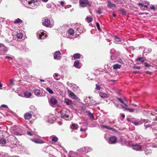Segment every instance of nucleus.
I'll return each mask as SVG.
<instances>
[{"mask_svg":"<svg viewBox=\"0 0 157 157\" xmlns=\"http://www.w3.org/2000/svg\"><path fill=\"white\" fill-rule=\"evenodd\" d=\"M60 117L66 120H69L71 119L72 117L71 113L68 109H62L60 113Z\"/></svg>","mask_w":157,"mask_h":157,"instance_id":"nucleus-1","label":"nucleus"},{"mask_svg":"<svg viewBox=\"0 0 157 157\" xmlns=\"http://www.w3.org/2000/svg\"><path fill=\"white\" fill-rule=\"evenodd\" d=\"M74 33L75 32L74 29H70L66 33H63L62 35L64 37L72 39L75 37V36H74Z\"/></svg>","mask_w":157,"mask_h":157,"instance_id":"nucleus-2","label":"nucleus"},{"mask_svg":"<svg viewBox=\"0 0 157 157\" xmlns=\"http://www.w3.org/2000/svg\"><path fill=\"white\" fill-rule=\"evenodd\" d=\"M24 2L26 3V4L24 5H25L26 7L30 9H35L39 5V4L38 2L35 3L33 2H28L26 0H25Z\"/></svg>","mask_w":157,"mask_h":157,"instance_id":"nucleus-3","label":"nucleus"},{"mask_svg":"<svg viewBox=\"0 0 157 157\" xmlns=\"http://www.w3.org/2000/svg\"><path fill=\"white\" fill-rule=\"evenodd\" d=\"M110 53L111 60L114 62H115L117 57L119 55V52H116L114 49H112L110 50Z\"/></svg>","mask_w":157,"mask_h":157,"instance_id":"nucleus-4","label":"nucleus"},{"mask_svg":"<svg viewBox=\"0 0 157 157\" xmlns=\"http://www.w3.org/2000/svg\"><path fill=\"white\" fill-rule=\"evenodd\" d=\"M37 36L38 39H44L47 37L46 32L42 30L39 31L37 33Z\"/></svg>","mask_w":157,"mask_h":157,"instance_id":"nucleus-5","label":"nucleus"},{"mask_svg":"<svg viewBox=\"0 0 157 157\" xmlns=\"http://www.w3.org/2000/svg\"><path fill=\"white\" fill-rule=\"evenodd\" d=\"M92 150V148L90 147H84L78 150L77 151L80 154H85L91 151Z\"/></svg>","mask_w":157,"mask_h":157,"instance_id":"nucleus-6","label":"nucleus"},{"mask_svg":"<svg viewBox=\"0 0 157 157\" xmlns=\"http://www.w3.org/2000/svg\"><path fill=\"white\" fill-rule=\"evenodd\" d=\"M34 94L37 97H42L44 96L45 95L44 92L45 93L46 92L43 89L39 90L38 89H36L33 90Z\"/></svg>","mask_w":157,"mask_h":157,"instance_id":"nucleus-7","label":"nucleus"},{"mask_svg":"<svg viewBox=\"0 0 157 157\" xmlns=\"http://www.w3.org/2000/svg\"><path fill=\"white\" fill-rule=\"evenodd\" d=\"M132 148L136 151H143L145 149L144 144L143 146L136 144L132 145Z\"/></svg>","mask_w":157,"mask_h":157,"instance_id":"nucleus-8","label":"nucleus"},{"mask_svg":"<svg viewBox=\"0 0 157 157\" xmlns=\"http://www.w3.org/2000/svg\"><path fill=\"white\" fill-rule=\"evenodd\" d=\"M75 29L76 30L75 32L76 33H78L79 34H77L78 35H79L81 33H82L84 31V29L83 28V27L81 25H78L77 24L76 25Z\"/></svg>","mask_w":157,"mask_h":157,"instance_id":"nucleus-9","label":"nucleus"},{"mask_svg":"<svg viewBox=\"0 0 157 157\" xmlns=\"http://www.w3.org/2000/svg\"><path fill=\"white\" fill-rule=\"evenodd\" d=\"M84 101L89 105H93L96 104V101L90 97H86L84 99Z\"/></svg>","mask_w":157,"mask_h":157,"instance_id":"nucleus-10","label":"nucleus"},{"mask_svg":"<svg viewBox=\"0 0 157 157\" xmlns=\"http://www.w3.org/2000/svg\"><path fill=\"white\" fill-rule=\"evenodd\" d=\"M79 5L81 7H84L87 5L91 6V4L88 0H79Z\"/></svg>","mask_w":157,"mask_h":157,"instance_id":"nucleus-11","label":"nucleus"},{"mask_svg":"<svg viewBox=\"0 0 157 157\" xmlns=\"http://www.w3.org/2000/svg\"><path fill=\"white\" fill-rule=\"evenodd\" d=\"M67 93L69 95L72 99L78 101H80V99L77 97L74 93L72 92L71 90H69L67 91Z\"/></svg>","mask_w":157,"mask_h":157,"instance_id":"nucleus-12","label":"nucleus"},{"mask_svg":"<svg viewBox=\"0 0 157 157\" xmlns=\"http://www.w3.org/2000/svg\"><path fill=\"white\" fill-rule=\"evenodd\" d=\"M49 102L50 105L52 106L57 104L58 101L55 97H52L49 100Z\"/></svg>","mask_w":157,"mask_h":157,"instance_id":"nucleus-13","label":"nucleus"},{"mask_svg":"<svg viewBox=\"0 0 157 157\" xmlns=\"http://www.w3.org/2000/svg\"><path fill=\"white\" fill-rule=\"evenodd\" d=\"M43 25L46 27H48L50 25V21L47 18H44L43 20Z\"/></svg>","mask_w":157,"mask_h":157,"instance_id":"nucleus-14","label":"nucleus"},{"mask_svg":"<svg viewBox=\"0 0 157 157\" xmlns=\"http://www.w3.org/2000/svg\"><path fill=\"white\" fill-rule=\"evenodd\" d=\"M117 138L114 136H111L109 140V143L110 144H114L116 143Z\"/></svg>","mask_w":157,"mask_h":157,"instance_id":"nucleus-15","label":"nucleus"},{"mask_svg":"<svg viewBox=\"0 0 157 157\" xmlns=\"http://www.w3.org/2000/svg\"><path fill=\"white\" fill-rule=\"evenodd\" d=\"M60 52L59 51H57L54 53V59H55L60 60L61 59Z\"/></svg>","mask_w":157,"mask_h":157,"instance_id":"nucleus-16","label":"nucleus"},{"mask_svg":"<svg viewBox=\"0 0 157 157\" xmlns=\"http://www.w3.org/2000/svg\"><path fill=\"white\" fill-rule=\"evenodd\" d=\"M33 142L36 144H42L44 143V141L38 138H34L31 139Z\"/></svg>","mask_w":157,"mask_h":157,"instance_id":"nucleus-17","label":"nucleus"},{"mask_svg":"<svg viewBox=\"0 0 157 157\" xmlns=\"http://www.w3.org/2000/svg\"><path fill=\"white\" fill-rule=\"evenodd\" d=\"M26 45L24 44H22L19 46V48L21 50H24L25 51L27 52L29 50V48L26 47Z\"/></svg>","mask_w":157,"mask_h":157,"instance_id":"nucleus-18","label":"nucleus"},{"mask_svg":"<svg viewBox=\"0 0 157 157\" xmlns=\"http://www.w3.org/2000/svg\"><path fill=\"white\" fill-rule=\"evenodd\" d=\"M24 116L25 119L29 120L32 118V114L31 113L28 112L25 114Z\"/></svg>","mask_w":157,"mask_h":157,"instance_id":"nucleus-19","label":"nucleus"},{"mask_svg":"<svg viewBox=\"0 0 157 157\" xmlns=\"http://www.w3.org/2000/svg\"><path fill=\"white\" fill-rule=\"evenodd\" d=\"M15 129L14 127H11L10 128V130L11 132L13 134L15 135H20V136H21V134L19 133L18 132L15 131Z\"/></svg>","mask_w":157,"mask_h":157,"instance_id":"nucleus-20","label":"nucleus"},{"mask_svg":"<svg viewBox=\"0 0 157 157\" xmlns=\"http://www.w3.org/2000/svg\"><path fill=\"white\" fill-rule=\"evenodd\" d=\"M64 102L67 105L69 106H71L72 105V101L70 99L67 98H65Z\"/></svg>","mask_w":157,"mask_h":157,"instance_id":"nucleus-21","label":"nucleus"},{"mask_svg":"<svg viewBox=\"0 0 157 157\" xmlns=\"http://www.w3.org/2000/svg\"><path fill=\"white\" fill-rule=\"evenodd\" d=\"M53 78L57 81L59 80L61 78V75L58 73H55L53 75Z\"/></svg>","mask_w":157,"mask_h":157,"instance_id":"nucleus-22","label":"nucleus"},{"mask_svg":"<svg viewBox=\"0 0 157 157\" xmlns=\"http://www.w3.org/2000/svg\"><path fill=\"white\" fill-rule=\"evenodd\" d=\"M144 147L145 149L144 150V151L146 154L148 155L151 154V150L148 149L146 144H144Z\"/></svg>","mask_w":157,"mask_h":157,"instance_id":"nucleus-23","label":"nucleus"},{"mask_svg":"<svg viewBox=\"0 0 157 157\" xmlns=\"http://www.w3.org/2000/svg\"><path fill=\"white\" fill-rule=\"evenodd\" d=\"M0 48L1 50L5 52H7L8 51V48L6 47L3 44L0 43Z\"/></svg>","mask_w":157,"mask_h":157,"instance_id":"nucleus-24","label":"nucleus"},{"mask_svg":"<svg viewBox=\"0 0 157 157\" xmlns=\"http://www.w3.org/2000/svg\"><path fill=\"white\" fill-rule=\"evenodd\" d=\"M78 127V126L77 124L73 123L71 125L70 128L72 129L77 130Z\"/></svg>","mask_w":157,"mask_h":157,"instance_id":"nucleus-25","label":"nucleus"},{"mask_svg":"<svg viewBox=\"0 0 157 157\" xmlns=\"http://www.w3.org/2000/svg\"><path fill=\"white\" fill-rule=\"evenodd\" d=\"M73 57L74 59H77L80 58H82V56L79 54H76L74 55Z\"/></svg>","mask_w":157,"mask_h":157,"instance_id":"nucleus-26","label":"nucleus"},{"mask_svg":"<svg viewBox=\"0 0 157 157\" xmlns=\"http://www.w3.org/2000/svg\"><path fill=\"white\" fill-rule=\"evenodd\" d=\"M86 113H87V115L92 120H94V118L93 114L89 111H86Z\"/></svg>","mask_w":157,"mask_h":157,"instance_id":"nucleus-27","label":"nucleus"},{"mask_svg":"<svg viewBox=\"0 0 157 157\" xmlns=\"http://www.w3.org/2000/svg\"><path fill=\"white\" fill-rule=\"evenodd\" d=\"M101 128H105L109 130H112V131H114L115 130V129L113 128L110 127L107 125H101Z\"/></svg>","mask_w":157,"mask_h":157,"instance_id":"nucleus-28","label":"nucleus"},{"mask_svg":"<svg viewBox=\"0 0 157 157\" xmlns=\"http://www.w3.org/2000/svg\"><path fill=\"white\" fill-rule=\"evenodd\" d=\"M6 144V140L4 138L0 139V145L1 146H5Z\"/></svg>","mask_w":157,"mask_h":157,"instance_id":"nucleus-29","label":"nucleus"},{"mask_svg":"<svg viewBox=\"0 0 157 157\" xmlns=\"http://www.w3.org/2000/svg\"><path fill=\"white\" fill-rule=\"evenodd\" d=\"M24 96L26 98H29L32 95V94L31 93L29 92L28 91H26L24 93Z\"/></svg>","mask_w":157,"mask_h":157,"instance_id":"nucleus-30","label":"nucleus"},{"mask_svg":"<svg viewBox=\"0 0 157 157\" xmlns=\"http://www.w3.org/2000/svg\"><path fill=\"white\" fill-rule=\"evenodd\" d=\"M121 65L118 64H116L113 65V69H119L121 67Z\"/></svg>","mask_w":157,"mask_h":157,"instance_id":"nucleus-31","label":"nucleus"},{"mask_svg":"<svg viewBox=\"0 0 157 157\" xmlns=\"http://www.w3.org/2000/svg\"><path fill=\"white\" fill-rule=\"evenodd\" d=\"M23 22V21L20 18H17L16 19L14 22V23L15 24H21Z\"/></svg>","mask_w":157,"mask_h":157,"instance_id":"nucleus-32","label":"nucleus"},{"mask_svg":"<svg viewBox=\"0 0 157 157\" xmlns=\"http://www.w3.org/2000/svg\"><path fill=\"white\" fill-rule=\"evenodd\" d=\"M5 59H9V61H10V60H12L14 59V57L12 56H9L7 55L5 56L4 57Z\"/></svg>","mask_w":157,"mask_h":157,"instance_id":"nucleus-33","label":"nucleus"},{"mask_svg":"<svg viewBox=\"0 0 157 157\" xmlns=\"http://www.w3.org/2000/svg\"><path fill=\"white\" fill-rule=\"evenodd\" d=\"M117 100H118L122 104H124L125 106L126 107H128V105L126 104V103H125L124 102V101L121 98H117Z\"/></svg>","mask_w":157,"mask_h":157,"instance_id":"nucleus-34","label":"nucleus"},{"mask_svg":"<svg viewBox=\"0 0 157 157\" xmlns=\"http://www.w3.org/2000/svg\"><path fill=\"white\" fill-rule=\"evenodd\" d=\"M99 94L100 96L102 98H106L107 97V94L105 93L100 92Z\"/></svg>","mask_w":157,"mask_h":157,"instance_id":"nucleus-35","label":"nucleus"},{"mask_svg":"<svg viewBox=\"0 0 157 157\" xmlns=\"http://www.w3.org/2000/svg\"><path fill=\"white\" fill-rule=\"evenodd\" d=\"M79 61H75L74 63V66L75 67L79 68H80V67H79Z\"/></svg>","mask_w":157,"mask_h":157,"instance_id":"nucleus-36","label":"nucleus"},{"mask_svg":"<svg viewBox=\"0 0 157 157\" xmlns=\"http://www.w3.org/2000/svg\"><path fill=\"white\" fill-rule=\"evenodd\" d=\"M114 40H115V43H118V42L121 41L120 38L119 37H118L116 36H114Z\"/></svg>","mask_w":157,"mask_h":157,"instance_id":"nucleus-37","label":"nucleus"},{"mask_svg":"<svg viewBox=\"0 0 157 157\" xmlns=\"http://www.w3.org/2000/svg\"><path fill=\"white\" fill-rule=\"evenodd\" d=\"M45 89L47 91H48V93L49 94H52L54 93L53 91L49 87H47V88H45Z\"/></svg>","mask_w":157,"mask_h":157,"instance_id":"nucleus-38","label":"nucleus"},{"mask_svg":"<svg viewBox=\"0 0 157 157\" xmlns=\"http://www.w3.org/2000/svg\"><path fill=\"white\" fill-rule=\"evenodd\" d=\"M119 11L122 15H126V12L124 9L121 8L119 10Z\"/></svg>","mask_w":157,"mask_h":157,"instance_id":"nucleus-39","label":"nucleus"},{"mask_svg":"<svg viewBox=\"0 0 157 157\" xmlns=\"http://www.w3.org/2000/svg\"><path fill=\"white\" fill-rule=\"evenodd\" d=\"M123 108H124L127 111L130 112H133L134 111V109L132 108H125L122 107Z\"/></svg>","mask_w":157,"mask_h":157,"instance_id":"nucleus-40","label":"nucleus"},{"mask_svg":"<svg viewBox=\"0 0 157 157\" xmlns=\"http://www.w3.org/2000/svg\"><path fill=\"white\" fill-rule=\"evenodd\" d=\"M17 37L18 38L21 39L23 37V34L22 33H18L16 35Z\"/></svg>","mask_w":157,"mask_h":157,"instance_id":"nucleus-41","label":"nucleus"},{"mask_svg":"<svg viewBox=\"0 0 157 157\" xmlns=\"http://www.w3.org/2000/svg\"><path fill=\"white\" fill-rule=\"evenodd\" d=\"M108 6L110 8H112L113 6L115 7V6L114 4H112L111 2L109 1L108 2Z\"/></svg>","mask_w":157,"mask_h":157,"instance_id":"nucleus-42","label":"nucleus"},{"mask_svg":"<svg viewBox=\"0 0 157 157\" xmlns=\"http://www.w3.org/2000/svg\"><path fill=\"white\" fill-rule=\"evenodd\" d=\"M14 80L12 78L10 79L9 80L10 84L11 86H13L15 85L14 83Z\"/></svg>","mask_w":157,"mask_h":157,"instance_id":"nucleus-43","label":"nucleus"},{"mask_svg":"<svg viewBox=\"0 0 157 157\" xmlns=\"http://www.w3.org/2000/svg\"><path fill=\"white\" fill-rule=\"evenodd\" d=\"M92 20V18L90 17H87L86 18V20L88 23L90 22Z\"/></svg>","mask_w":157,"mask_h":157,"instance_id":"nucleus-44","label":"nucleus"},{"mask_svg":"<svg viewBox=\"0 0 157 157\" xmlns=\"http://www.w3.org/2000/svg\"><path fill=\"white\" fill-rule=\"evenodd\" d=\"M58 140V137L56 136H55L52 138V141L54 143H56L57 141Z\"/></svg>","mask_w":157,"mask_h":157,"instance_id":"nucleus-45","label":"nucleus"},{"mask_svg":"<svg viewBox=\"0 0 157 157\" xmlns=\"http://www.w3.org/2000/svg\"><path fill=\"white\" fill-rule=\"evenodd\" d=\"M137 61H139L142 63H143L144 62V58L142 57H139L138 58L137 60Z\"/></svg>","mask_w":157,"mask_h":157,"instance_id":"nucleus-46","label":"nucleus"},{"mask_svg":"<svg viewBox=\"0 0 157 157\" xmlns=\"http://www.w3.org/2000/svg\"><path fill=\"white\" fill-rule=\"evenodd\" d=\"M117 62L121 64H123V62L122 59L121 58H119L117 60Z\"/></svg>","mask_w":157,"mask_h":157,"instance_id":"nucleus-47","label":"nucleus"},{"mask_svg":"<svg viewBox=\"0 0 157 157\" xmlns=\"http://www.w3.org/2000/svg\"><path fill=\"white\" fill-rule=\"evenodd\" d=\"M96 89L97 90H100L101 87L99 85H98V84H96Z\"/></svg>","mask_w":157,"mask_h":157,"instance_id":"nucleus-48","label":"nucleus"},{"mask_svg":"<svg viewBox=\"0 0 157 157\" xmlns=\"http://www.w3.org/2000/svg\"><path fill=\"white\" fill-rule=\"evenodd\" d=\"M82 121H83V123L85 125H87L88 124L87 121L85 119H82Z\"/></svg>","mask_w":157,"mask_h":157,"instance_id":"nucleus-49","label":"nucleus"},{"mask_svg":"<svg viewBox=\"0 0 157 157\" xmlns=\"http://www.w3.org/2000/svg\"><path fill=\"white\" fill-rule=\"evenodd\" d=\"M30 109L32 110V111H33L35 109V107L33 105H31L30 107Z\"/></svg>","mask_w":157,"mask_h":157,"instance_id":"nucleus-50","label":"nucleus"},{"mask_svg":"<svg viewBox=\"0 0 157 157\" xmlns=\"http://www.w3.org/2000/svg\"><path fill=\"white\" fill-rule=\"evenodd\" d=\"M96 26L98 30H100L101 28H100V25L99 23H97L96 24Z\"/></svg>","mask_w":157,"mask_h":157,"instance_id":"nucleus-51","label":"nucleus"},{"mask_svg":"<svg viewBox=\"0 0 157 157\" xmlns=\"http://www.w3.org/2000/svg\"><path fill=\"white\" fill-rule=\"evenodd\" d=\"M148 116H150L151 115H152L153 116L155 115V114H154L152 112H151V111H149L148 113Z\"/></svg>","mask_w":157,"mask_h":157,"instance_id":"nucleus-52","label":"nucleus"},{"mask_svg":"<svg viewBox=\"0 0 157 157\" xmlns=\"http://www.w3.org/2000/svg\"><path fill=\"white\" fill-rule=\"evenodd\" d=\"M144 125L145 127H146V128H147L148 127H151V125L150 124H144Z\"/></svg>","mask_w":157,"mask_h":157,"instance_id":"nucleus-53","label":"nucleus"},{"mask_svg":"<svg viewBox=\"0 0 157 157\" xmlns=\"http://www.w3.org/2000/svg\"><path fill=\"white\" fill-rule=\"evenodd\" d=\"M81 109L82 110H85L86 109V106L85 105H83L81 106Z\"/></svg>","mask_w":157,"mask_h":157,"instance_id":"nucleus-54","label":"nucleus"},{"mask_svg":"<svg viewBox=\"0 0 157 157\" xmlns=\"http://www.w3.org/2000/svg\"><path fill=\"white\" fill-rule=\"evenodd\" d=\"M138 5L139 7H143L144 6V5L142 3H138Z\"/></svg>","mask_w":157,"mask_h":157,"instance_id":"nucleus-55","label":"nucleus"},{"mask_svg":"<svg viewBox=\"0 0 157 157\" xmlns=\"http://www.w3.org/2000/svg\"><path fill=\"white\" fill-rule=\"evenodd\" d=\"M97 13L98 14H100L102 12L100 10H99L97 11Z\"/></svg>","mask_w":157,"mask_h":157,"instance_id":"nucleus-56","label":"nucleus"},{"mask_svg":"<svg viewBox=\"0 0 157 157\" xmlns=\"http://www.w3.org/2000/svg\"><path fill=\"white\" fill-rule=\"evenodd\" d=\"M145 67H148L151 66V65L150 64L147 63H145Z\"/></svg>","mask_w":157,"mask_h":157,"instance_id":"nucleus-57","label":"nucleus"},{"mask_svg":"<svg viewBox=\"0 0 157 157\" xmlns=\"http://www.w3.org/2000/svg\"><path fill=\"white\" fill-rule=\"evenodd\" d=\"M27 134L30 136H32L33 135V134L29 131L27 132Z\"/></svg>","mask_w":157,"mask_h":157,"instance_id":"nucleus-58","label":"nucleus"},{"mask_svg":"<svg viewBox=\"0 0 157 157\" xmlns=\"http://www.w3.org/2000/svg\"><path fill=\"white\" fill-rule=\"evenodd\" d=\"M1 107H4L5 108H8V106L7 105H1Z\"/></svg>","mask_w":157,"mask_h":157,"instance_id":"nucleus-59","label":"nucleus"},{"mask_svg":"<svg viewBox=\"0 0 157 157\" xmlns=\"http://www.w3.org/2000/svg\"><path fill=\"white\" fill-rule=\"evenodd\" d=\"M46 6L47 8H51V5L50 4H48Z\"/></svg>","mask_w":157,"mask_h":157,"instance_id":"nucleus-60","label":"nucleus"},{"mask_svg":"<svg viewBox=\"0 0 157 157\" xmlns=\"http://www.w3.org/2000/svg\"><path fill=\"white\" fill-rule=\"evenodd\" d=\"M133 68L138 70H140L141 69L140 67L138 66L134 67H133Z\"/></svg>","mask_w":157,"mask_h":157,"instance_id":"nucleus-61","label":"nucleus"},{"mask_svg":"<svg viewBox=\"0 0 157 157\" xmlns=\"http://www.w3.org/2000/svg\"><path fill=\"white\" fill-rule=\"evenodd\" d=\"M132 72L133 73H134V74H137V73H139V71H132Z\"/></svg>","mask_w":157,"mask_h":157,"instance_id":"nucleus-62","label":"nucleus"},{"mask_svg":"<svg viewBox=\"0 0 157 157\" xmlns=\"http://www.w3.org/2000/svg\"><path fill=\"white\" fill-rule=\"evenodd\" d=\"M114 1L117 3H121V0H114Z\"/></svg>","mask_w":157,"mask_h":157,"instance_id":"nucleus-63","label":"nucleus"},{"mask_svg":"<svg viewBox=\"0 0 157 157\" xmlns=\"http://www.w3.org/2000/svg\"><path fill=\"white\" fill-rule=\"evenodd\" d=\"M150 9L151 10H155V6L153 5H152L150 7Z\"/></svg>","mask_w":157,"mask_h":157,"instance_id":"nucleus-64","label":"nucleus"}]
</instances>
